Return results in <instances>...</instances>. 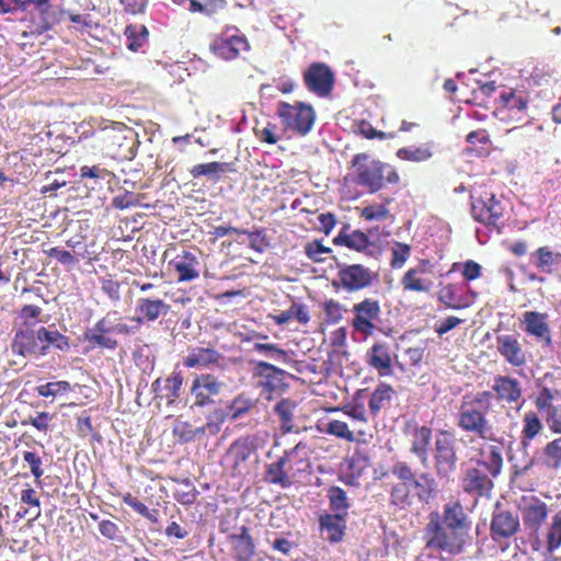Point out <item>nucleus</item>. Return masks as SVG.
I'll return each mask as SVG.
<instances>
[{"mask_svg":"<svg viewBox=\"0 0 561 561\" xmlns=\"http://www.w3.org/2000/svg\"><path fill=\"white\" fill-rule=\"evenodd\" d=\"M277 115L284 126L300 136H306L312 129L316 122V112L310 104L304 102H279L277 105Z\"/></svg>","mask_w":561,"mask_h":561,"instance_id":"0eeeda50","label":"nucleus"},{"mask_svg":"<svg viewBox=\"0 0 561 561\" xmlns=\"http://www.w3.org/2000/svg\"><path fill=\"white\" fill-rule=\"evenodd\" d=\"M110 330V313L100 319L91 329L83 334V340L89 343L91 348L100 347L106 350H115L118 341L113 337Z\"/></svg>","mask_w":561,"mask_h":561,"instance_id":"393cba45","label":"nucleus"},{"mask_svg":"<svg viewBox=\"0 0 561 561\" xmlns=\"http://www.w3.org/2000/svg\"><path fill=\"white\" fill-rule=\"evenodd\" d=\"M183 381L182 373L175 370L167 378H157L151 385L154 398L173 404L180 398Z\"/></svg>","mask_w":561,"mask_h":561,"instance_id":"b1692460","label":"nucleus"},{"mask_svg":"<svg viewBox=\"0 0 561 561\" xmlns=\"http://www.w3.org/2000/svg\"><path fill=\"white\" fill-rule=\"evenodd\" d=\"M561 547V508L554 513L545 531V550L542 556L546 561Z\"/></svg>","mask_w":561,"mask_h":561,"instance_id":"473e14b6","label":"nucleus"},{"mask_svg":"<svg viewBox=\"0 0 561 561\" xmlns=\"http://www.w3.org/2000/svg\"><path fill=\"white\" fill-rule=\"evenodd\" d=\"M491 478L479 466L469 468L461 478L462 491L473 496H489L494 485Z\"/></svg>","mask_w":561,"mask_h":561,"instance_id":"412c9836","label":"nucleus"},{"mask_svg":"<svg viewBox=\"0 0 561 561\" xmlns=\"http://www.w3.org/2000/svg\"><path fill=\"white\" fill-rule=\"evenodd\" d=\"M124 35L127 41V48L131 51H137L148 42L149 31L142 24H128L125 27Z\"/></svg>","mask_w":561,"mask_h":561,"instance_id":"a19ab883","label":"nucleus"},{"mask_svg":"<svg viewBox=\"0 0 561 561\" xmlns=\"http://www.w3.org/2000/svg\"><path fill=\"white\" fill-rule=\"evenodd\" d=\"M352 313L351 325L354 332L370 336L378 330L382 313L379 300L366 297L353 305Z\"/></svg>","mask_w":561,"mask_h":561,"instance_id":"6e6552de","label":"nucleus"},{"mask_svg":"<svg viewBox=\"0 0 561 561\" xmlns=\"http://www.w3.org/2000/svg\"><path fill=\"white\" fill-rule=\"evenodd\" d=\"M423 529L425 548L450 557L461 554L471 543L472 520L459 500L450 499L439 514L433 511Z\"/></svg>","mask_w":561,"mask_h":561,"instance_id":"f257e3e1","label":"nucleus"},{"mask_svg":"<svg viewBox=\"0 0 561 561\" xmlns=\"http://www.w3.org/2000/svg\"><path fill=\"white\" fill-rule=\"evenodd\" d=\"M411 255V247L408 243L394 241L391 248L390 266L394 270L401 268Z\"/></svg>","mask_w":561,"mask_h":561,"instance_id":"603ef678","label":"nucleus"},{"mask_svg":"<svg viewBox=\"0 0 561 561\" xmlns=\"http://www.w3.org/2000/svg\"><path fill=\"white\" fill-rule=\"evenodd\" d=\"M529 261L538 272L552 274L561 266V253L549 245H543L530 254Z\"/></svg>","mask_w":561,"mask_h":561,"instance_id":"c85d7f7f","label":"nucleus"},{"mask_svg":"<svg viewBox=\"0 0 561 561\" xmlns=\"http://www.w3.org/2000/svg\"><path fill=\"white\" fill-rule=\"evenodd\" d=\"M322 310L324 313V319L329 324L339 323L343 319L344 312L346 311L345 307L333 298L323 301Z\"/></svg>","mask_w":561,"mask_h":561,"instance_id":"3c124183","label":"nucleus"},{"mask_svg":"<svg viewBox=\"0 0 561 561\" xmlns=\"http://www.w3.org/2000/svg\"><path fill=\"white\" fill-rule=\"evenodd\" d=\"M253 351L261 353L272 359L287 362L288 354L285 350L273 343H255Z\"/></svg>","mask_w":561,"mask_h":561,"instance_id":"13d9d810","label":"nucleus"},{"mask_svg":"<svg viewBox=\"0 0 561 561\" xmlns=\"http://www.w3.org/2000/svg\"><path fill=\"white\" fill-rule=\"evenodd\" d=\"M519 324L524 333L534 337L538 343H542L547 347L552 345V334L547 313L525 311L519 318Z\"/></svg>","mask_w":561,"mask_h":561,"instance_id":"2eb2a0df","label":"nucleus"},{"mask_svg":"<svg viewBox=\"0 0 561 561\" xmlns=\"http://www.w3.org/2000/svg\"><path fill=\"white\" fill-rule=\"evenodd\" d=\"M202 263L196 252L183 250L169 261V270L175 274L178 283H188L199 278Z\"/></svg>","mask_w":561,"mask_h":561,"instance_id":"f3484780","label":"nucleus"},{"mask_svg":"<svg viewBox=\"0 0 561 561\" xmlns=\"http://www.w3.org/2000/svg\"><path fill=\"white\" fill-rule=\"evenodd\" d=\"M122 500L126 505L131 507L135 512H137L142 517L147 518L152 524H157L159 522V511L156 508L149 510L147 505L140 502L137 497L133 496L131 493H124L122 495Z\"/></svg>","mask_w":561,"mask_h":561,"instance_id":"09e8293b","label":"nucleus"},{"mask_svg":"<svg viewBox=\"0 0 561 561\" xmlns=\"http://www.w3.org/2000/svg\"><path fill=\"white\" fill-rule=\"evenodd\" d=\"M311 470L308 446L299 442L287 449L275 461L265 465L264 481L282 489L290 488L294 482Z\"/></svg>","mask_w":561,"mask_h":561,"instance_id":"39448f33","label":"nucleus"},{"mask_svg":"<svg viewBox=\"0 0 561 561\" xmlns=\"http://www.w3.org/2000/svg\"><path fill=\"white\" fill-rule=\"evenodd\" d=\"M327 495L330 501V508L334 514L346 516L350 507L346 492L340 486H330Z\"/></svg>","mask_w":561,"mask_h":561,"instance_id":"de8ad7c7","label":"nucleus"},{"mask_svg":"<svg viewBox=\"0 0 561 561\" xmlns=\"http://www.w3.org/2000/svg\"><path fill=\"white\" fill-rule=\"evenodd\" d=\"M394 393L396 391L390 385L385 382L378 385L368 401L370 414L377 416L381 410L388 408Z\"/></svg>","mask_w":561,"mask_h":561,"instance_id":"c9c22d12","label":"nucleus"},{"mask_svg":"<svg viewBox=\"0 0 561 561\" xmlns=\"http://www.w3.org/2000/svg\"><path fill=\"white\" fill-rule=\"evenodd\" d=\"M306 88L320 98L331 94L334 85V72L324 62H312L302 75Z\"/></svg>","mask_w":561,"mask_h":561,"instance_id":"ddd939ff","label":"nucleus"},{"mask_svg":"<svg viewBox=\"0 0 561 561\" xmlns=\"http://www.w3.org/2000/svg\"><path fill=\"white\" fill-rule=\"evenodd\" d=\"M142 197L144 195L141 194H134L133 192L125 191L123 194L116 195L113 198L112 204L117 209H126L139 206Z\"/></svg>","mask_w":561,"mask_h":561,"instance_id":"680f3d73","label":"nucleus"},{"mask_svg":"<svg viewBox=\"0 0 561 561\" xmlns=\"http://www.w3.org/2000/svg\"><path fill=\"white\" fill-rule=\"evenodd\" d=\"M495 348L500 356L512 367H523L527 363V352L516 334H497Z\"/></svg>","mask_w":561,"mask_h":561,"instance_id":"aec40b11","label":"nucleus"},{"mask_svg":"<svg viewBox=\"0 0 561 561\" xmlns=\"http://www.w3.org/2000/svg\"><path fill=\"white\" fill-rule=\"evenodd\" d=\"M252 451L253 449L247 440L234 442L230 447V454L233 457L234 467H239L240 465L244 463L249 459Z\"/></svg>","mask_w":561,"mask_h":561,"instance_id":"bf43d9fd","label":"nucleus"},{"mask_svg":"<svg viewBox=\"0 0 561 561\" xmlns=\"http://www.w3.org/2000/svg\"><path fill=\"white\" fill-rule=\"evenodd\" d=\"M344 517L340 514H327L320 518L321 529L327 531L330 541L339 542L343 539L345 529Z\"/></svg>","mask_w":561,"mask_h":561,"instance_id":"4c0bfd02","label":"nucleus"},{"mask_svg":"<svg viewBox=\"0 0 561 561\" xmlns=\"http://www.w3.org/2000/svg\"><path fill=\"white\" fill-rule=\"evenodd\" d=\"M224 355L213 346L190 347L187 355L183 358V366L186 368H210L220 366Z\"/></svg>","mask_w":561,"mask_h":561,"instance_id":"5701e85b","label":"nucleus"},{"mask_svg":"<svg viewBox=\"0 0 561 561\" xmlns=\"http://www.w3.org/2000/svg\"><path fill=\"white\" fill-rule=\"evenodd\" d=\"M325 433L343 438L347 442H354V433L348 428L347 423L339 420H331L325 424Z\"/></svg>","mask_w":561,"mask_h":561,"instance_id":"4d7b16f0","label":"nucleus"},{"mask_svg":"<svg viewBox=\"0 0 561 561\" xmlns=\"http://www.w3.org/2000/svg\"><path fill=\"white\" fill-rule=\"evenodd\" d=\"M341 286L348 293L359 291L373 285L375 274L362 264H351L339 268Z\"/></svg>","mask_w":561,"mask_h":561,"instance_id":"a211bd4d","label":"nucleus"},{"mask_svg":"<svg viewBox=\"0 0 561 561\" xmlns=\"http://www.w3.org/2000/svg\"><path fill=\"white\" fill-rule=\"evenodd\" d=\"M72 389L68 381H51L37 387V392L41 397H56L69 392Z\"/></svg>","mask_w":561,"mask_h":561,"instance_id":"6e6d98bb","label":"nucleus"},{"mask_svg":"<svg viewBox=\"0 0 561 561\" xmlns=\"http://www.w3.org/2000/svg\"><path fill=\"white\" fill-rule=\"evenodd\" d=\"M297 408V403L290 399H282L275 405V412L280 420V430L283 433H289L293 431L294 424V412Z\"/></svg>","mask_w":561,"mask_h":561,"instance_id":"c03bdc74","label":"nucleus"},{"mask_svg":"<svg viewBox=\"0 0 561 561\" xmlns=\"http://www.w3.org/2000/svg\"><path fill=\"white\" fill-rule=\"evenodd\" d=\"M466 141L470 145L469 152L478 157H488L491 153V138L485 129L470 131Z\"/></svg>","mask_w":561,"mask_h":561,"instance_id":"58836bf2","label":"nucleus"},{"mask_svg":"<svg viewBox=\"0 0 561 561\" xmlns=\"http://www.w3.org/2000/svg\"><path fill=\"white\" fill-rule=\"evenodd\" d=\"M490 391L500 402L508 405L518 403L523 397L520 381L508 375H495Z\"/></svg>","mask_w":561,"mask_h":561,"instance_id":"4be33fe9","label":"nucleus"},{"mask_svg":"<svg viewBox=\"0 0 561 561\" xmlns=\"http://www.w3.org/2000/svg\"><path fill=\"white\" fill-rule=\"evenodd\" d=\"M519 527V519L512 512L500 510L493 513L490 531L494 540L513 537L518 531Z\"/></svg>","mask_w":561,"mask_h":561,"instance_id":"a878e982","label":"nucleus"},{"mask_svg":"<svg viewBox=\"0 0 561 561\" xmlns=\"http://www.w3.org/2000/svg\"><path fill=\"white\" fill-rule=\"evenodd\" d=\"M457 459L454 434L447 430L439 431L434 448V465L437 476L448 477L454 472Z\"/></svg>","mask_w":561,"mask_h":561,"instance_id":"9d476101","label":"nucleus"},{"mask_svg":"<svg viewBox=\"0 0 561 561\" xmlns=\"http://www.w3.org/2000/svg\"><path fill=\"white\" fill-rule=\"evenodd\" d=\"M366 362L371 368L377 370L379 377H388L393 374L392 358L387 343H374L367 351Z\"/></svg>","mask_w":561,"mask_h":561,"instance_id":"cd10ccee","label":"nucleus"},{"mask_svg":"<svg viewBox=\"0 0 561 561\" xmlns=\"http://www.w3.org/2000/svg\"><path fill=\"white\" fill-rule=\"evenodd\" d=\"M517 508L526 531L541 530L549 515V507L545 501L536 495H523Z\"/></svg>","mask_w":561,"mask_h":561,"instance_id":"9b49d317","label":"nucleus"},{"mask_svg":"<svg viewBox=\"0 0 561 561\" xmlns=\"http://www.w3.org/2000/svg\"><path fill=\"white\" fill-rule=\"evenodd\" d=\"M471 215L476 221L492 226L500 231L504 206L493 193L484 191L477 196L471 195Z\"/></svg>","mask_w":561,"mask_h":561,"instance_id":"1a4fd4ad","label":"nucleus"},{"mask_svg":"<svg viewBox=\"0 0 561 561\" xmlns=\"http://www.w3.org/2000/svg\"><path fill=\"white\" fill-rule=\"evenodd\" d=\"M419 270L409 268L401 278V285L405 291L427 293L432 282L419 276Z\"/></svg>","mask_w":561,"mask_h":561,"instance_id":"a18cd8bd","label":"nucleus"},{"mask_svg":"<svg viewBox=\"0 0 561 561\" xmlns=\"http://www.w3.org/2000/svg\"><path fill=\"white\" fill-rule=\"evenodd\" d=\"M224 388L225 382L216 375L210 373L197 375L191 385L193 404L198 408L215 404V399L220 396Z\"/></svg>","mask_w":561,"mask_h":561,"instance_id":"f8f14e48","label":"nucleus"},{"mask_svg":"<svg viewBox=\"0 0 561 561\" xmlns=\"http://www.w3.org/2000/svg\"><path fill=\"white\" fill-rule=\"evenodd\" d=\"M499 113L502 119L507 117L522 121L527 117V110L529 104V95L526 91L519 89H508L500 93Z\"/></svg>","mask_w":561,"mask_h":561,"instance_id":"4468645a","label":"nucleus"},{"mask_svg":"<svg viewBox=\"0 0 561 561\" xmlns=\"http://www.w3.org/2000/svg\"><path fill=\"white\" fill-rule=\"evenodd\" d=\"M390 504L401 510L410 507L413 504L414 495L410 492L404 481L394 483L390 490Z\"/></svg>","mask_w":561,"mask_h":561,"instance_id":"49530a36","label":"nucleus"},{"mask_svg":"<svg viewBox=\"0 0 561 561\" xmlns=\"http://www.w3.org/2000/svg\"><path fill=\"white\" fill-rule=\"evenodd\" d=\"M58 22L56 13L53 9L37 10L36 14H32L27 30L23 35H42L49 31Z\"/></svg>","mask_w":561,"mask_h":561,"instance_id":"72a5a7b5","label":"nucleus"},{"mask_svg":"<svg viewBox=\"0 0 561 561\" xmlns=\"http://www.w3.org/2000/svg\"><path fill=\"white\" fill-rule=\"evenodd\" d=\"M347 229L348 226L345 225L340 233L333 239V243L335 245H344L357 252H365L371 245V242L365 232L360 230L347 232Z\"/></svg>","mask_w":561,"mask_h":561,"instance_id":"7c9ffc66","label":"nucleus"},{"mask_svg":"<svg viewBox=\"0 0 561 561\" xmlns=\"http://www.w3.org/2000/svg\"><path fill=\"white\" fill-rule=\"evenodd\" d=\"M11 352L23 358H39L49 353L50 347L60 352L70 350V339L58 330L44 325L35 327L26 321L18 329L10 344Z\"/></svg>","mask_w":561,"mask_h":561,"instance_id":"f03ea898","label":"nucleus"},{"mask_svg":"<svg viewBox=\"0 0 561 561\" xmlns=\"http://www.w3.org/2000/svg\"><path fill=\"white\" fill-rule=\"evenodd\" d=\"M527 4L524 0L505 2L502 7L500 14V21H506L508 19H520L524 16V5Z\"/></svg>","mask_w":561,"mask_h":561,"instance_id":"052dcab7","label":"nucleus"},{"mask_svg":"<svg viewBox=\"0 0 561 561\" xmlns=\"http://www.w3.org/2000/svg\"><path fill=\"white\" fill-rule=\"evenodd\" d=\"M171 306L162 298L139 297L136 301L135 316L130 318V321L138 325L154 322L169 314Z\"/></svg>","mask_w":561,"mask_h":561,"instance_id":"6ab92c4d","label":"nucleus"},{"mask_svg":"<svg viewBox=\"0 0 561 561\" xmlns=\"http://www.w3.org/2000/svg\"><path fill=\"white\" fill-rule=\"evenodd\" d=\"M392 198H386L385 204H373L360 209V217L366 221H381L390 216L387 204H390Z\"/></svg>","mask_w":561,"mask_h":561,"instance_id":"8fccbe9b","label":"nucleus"},{"mask_svg":"<svg viewBox=\"0 0 561 561\" xmlns=\"http://www.w3.org/2000/svg\"><path fill=\"white\" fill-rule=\"evenodd\" d=\"M397 157L401 160L422 162L432 157V151L427 147L400 148L397 151Z\"/></svg>","mask_w":561,"mask_h":561,"instance_id":"5fc2aeb1","label":"nucleus"},{"mask_svg":"<svg viewBox=\"0 0 561 561\" xmlns=\"http://www.w3.org/2000/svg\"><path fill=\"white\" fill-rule=\"evenodd\" d=\"M206 431L215 433L218 431L217 425H213L207 422L205 426L193 428V426L186 421H178L173 426V435L180 443H188L194 440L197 435L205 434Z\"/></svg>","mask_w":561,"mask_h":561,"instance_id":"e433bc0d","label":"nucleus"},{"mask_svg":"<svg viewBox=\"0 0 561 561\" xmlns=\"http://www.w3.org/2000/svg\"><path fill=\"white\" fill-rule=\"evenodd\" d=\"M331 252V248L325 247L321 241L317 239L308 242L305 245L306 255L313 262H322L324 260L322 255L329 254Z\"/></svg>","mask_w":561,"mask_h":561,"instance_id":"69168bd1","label":"nucleus"},{"mask_svg":"<svg viewBox=\"0 0 561 561\" xmlns=\"http://www.w3.org/2000/svg\"><path fill=\"white\" fill-rule=\"evenodd\" d=\"M253 376L257 380V386L265 393L266 399L271 400L274 393L285 389V371L266 362H259L254 366Z\"/></svg>","mask_w":561,"mask_h":561,"instance_id":"dca6fc26","label":"nucleus"},{"mask_svg":"<svg viewBox=\"0 0 561 561\" xmlns=\"http://www.w3.org/2000/svg\"><path fill=\"white\" fill-rule=\"evenodd\" d=\"M392 474L400 481H404L410 492L421 503H428L436 494L435 479L428 472L416 477L412 467L405 461H397L391 468Z\"/></svg>","mask_w":561,"mask_h":561,"instance_id":"423d86ee","label":"nucleus"},{"mask_svg":"<svg viewBox=\"0 0 561 561\" xmlns=\"http://www.w3.org/2000/svg\"><path fill=\"white\" fill-rule=\"evenodd\" d=\"M23 460L31 469V473L33 474L35 482L37 484H42L41 479L44 476L43 469V458L36 451L25 450L22 454Z\"/></svg>","mask_w":561,"mask_h":561,"instance_id":"864d4df0","label":"nucleus"},{"mask_svg":"<svg viewBox=\"0 0 561 561\" xmlns=\"http://www.w3.org/2000/svg\"><path fill=\"white\" fill-rule=\"evenodd\" d=\"M549 430L554 434H561V405H554L546 415Z\"/></svg>","mask_w":561,"mask_h":561,"instance_id":"774afa93","label":"nucleus"},{"mask_svg":"<svg viewBox=\"0 0 561 561\" xmlns=\"http://www.w3.org/2000/svg\"><path fill=\"white\" fill-rule=\"evenodd\" d=\"M248 49L249 42L244 35L220 36L211 45L214 54L225 60L236 59L241 51Z\"/></svg>","mask_w":561,"mask_h":561,"instance_id":"bb28decb","label":"nucleus"},{"mask_svg":"<svg viewBox=\"0 0 561 561\" xmlns=\"http://www.w3.org/2000/svg\"><path fill=\"white\" fill-rule=\"evenodd\" d=\"M432 439V430L425 425L415 426L412 432L411 453L416 455L422 463L427 461L428 446Z\"/></svg>","mask_w":561,"mask_h":561,"instance_id":"f704fd0d","label":"nucleus"},{"mask_svg":"<svg viewBox=\"0 0 561 561\" xmlns=\"http://www.w3.org/2000/svg\"><path fill=\"white\" fill-rule=\"evenodd\" d=\"M543 425L534 411H528L523 416L522 444L527 447L529 443L542 431Z\"/></svg>","mask_w":561,"mask_h":561,"instance_id":"79ce46f5","label":"nucleus"},{"mask_svg":"<svg viewBox=\"0 0 561 561\" xmlns=\"http://www.w3.org/2000/svg\"><path fill=\"white\" fill-rule=\"evenodd\" d=\"M540 459L547 469L558 470L561 468V436L546 444Z\"/></svg>","mask_w":561,"mask_h":561,"instance_id":"ea45409f","label":"nucleus"},{"mask_svg":"<svg viewBox=\"0 0 561 561\" xmlns=\"http://www.w3.org/2000/svg\"><path fill=\"white\" fill-rule=\"evenodd\" d=\"M198 495H199V492L190 482H186L184 484L183 489L176 490L174 493L175 500L185 506H188V505H192L193 503H195Z\"/></svg>","mask_w":561,"mask_h":561,"instance_id":"338daca9","label":"nucleus"},{"mask_svg":"<svg viewBox=\"0 0 561 561\" xmlns=\"http://www.w3.org/2000/svg\"><path fill=\"white\" fill-rule=\"evenodd\" d=\"M351 168L352 172L345 176V181L363 187L370 194L382 190L386 183L398 184L400 181V175L394 168L374 159L366 152L353 156Z\"/></svg>","mask_w":561,"mask_h":561,"instance_id":"20e7f679","label":"nucleus"},{"mask_svg":"<svg viewBox=\"0 0 561 561\" xmlns=\"http://www.w3.org/2000/svg\"><path fill=\"white\" fill-rule=\"evenodd\" d=\"M437 300L447 309L459 310L469 307L470 302L462 295L460 284L449 283L440 286L437 293Z\"/></svg>","mask_w":561,"mask_h":561,"instance_id":"c756f323","label":"nucleus"},{"mask_svg":"<svg viewBox=\"0 0 561 561\" xmlns=\"http://www.w3.org/2000/svg\"><path fill=\"white\" fill-rule=\"evenodd\" d=\"M479 456L480 459L477 461V465L479 467H483L492 478H496L501 473L503 467L501 448L495 445H486L485 449H480Z\"/></svg>","mask_w":561,"mask_h":561,"instance_id":"2f4dec72","label":"nucleus"},{"mask_svg":"<svg viewBox=\"0 0 561 561\" xmlns=\"http://www.w3.org/2000/svg\"><path fill=\"white\" fill-rule=\"evenodd\" d=\"M231 170L232 169L229 163L214 161L208 163L196 164L190 170V173L194 179L201 176L218 179L219 174L230 172Z\"/></svg>","mask_w":561,"mask_h":561,"instance_id":"37998d69","label":"nucleus"},{"mask_svg":"<svg viewBox=\"0 0 561 561\" xmlns=\"http://www.w3.org/2000/svg\"><path fill=\"white\" fill-rule=\"evenodd\" d=\"M53 419H54L53 414L44 411V412L37 413L35 416H30L27 420H22L21 424L23 426L32 425L37 431L47 433Z\"/></svg>","mask_w":561,"mask_h":561,"instance_id":"e2e57ef3","label":"nucleus"},{"mask_svg":"<svg viewBox=\"0 0 561 561\" xmlns=\"http://www.w3.org/2000/svg\"><path fill=\"white\" fill-rule=\"evenodd\" d=\"M240 234H247L249 237L250 247L256 252H263L268 245L264 229H256L254 231L241 229Z\"/></svg>","mask_w":561,"mask_h":561,"instance_id":"0e129e2a","label":"nucleus"},{"mask_svg":"<svg viewBox=\"0 0 561 561\" xmlns=\"http://www.w3.org/2000/svg\"><path fill=\"white\" fill-rule=\"evenodd\" d=\"M493 394L489 390L468 392L461 397L457 426L465 433H472L484 440H493V427L488 419Z\"/></svg>","mask_w":561,"mask_h":561,"instance_id":"7ed1b4c3","label":"nucleus"}]
</instances>
